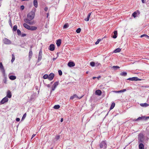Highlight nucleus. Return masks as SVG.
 <instances>
[{
    "label": "nucleus",
    "instance_id": "f257e3e1",
    "mask_svg": "<svg viewBox=\"0 0 149 149\" xmlns=\"http://www.w3.org/2000/svg\"><path fill=\"white\" fill-rule=\"evenodd\" d=\"M36 9L34 8L27 15V18L24 19V21L26 23L30 25H32L34 24V21H31L33 19L35 16V13Z\"/></svg>",
    "mask_w": 149,
    "mask_h": 149
},
{
    "label": "nucleus",
    "instance_id": "f03ea898",
    "mask_svg": "<svg viewBox=\"0 0 149 149\" xmlns=\"http://www.w3.org/2000/svg\"><path fill=\"white\" fill-rule=\"evenodd\" d=\"M99 146L100 148L106 149L107 148V143L106 141H101L99 144Z\"/></svg>",
    "mask_w": 149,
    "mask_h": 149
},
{
    "label": "nucleus",
    "instance_id": "7ed1b4c3",
    "mask_svg": "<svg viewBox=\"0 0 149 149\" xmlns=\"http://www.w3.org/2000/svg\"><path fill=\"white\" fill-rule=\"evenodd\" d=\"M143 135L141 133L139 134L138 137L139 143H142L143 141Z\"/></svg>",
    "mask_w": 149,
    "mask_h": 149
},
{
    "label": "nucleus",
    "instance_id": "20e7f679",
    "mask_svg": "<svg viewBox=\"0 0 149 149\" xmlns=\"http://www.w3.org/2000/svg\"><path fill=\"white\" fill-rule=\"evenodd\" d=\"M3 43L6 45H10L11 43V41L6 38H4L3 39Z\"/></svg>",
    "mask_w": 149,
    "mask_h": 149
},
{
    "label": "nucleus",
    "instance_id": "39448f33",
    "mask_svg": "<svg viewBox=\"0 0 149 149\" xmlns=\"http://www.w3.org/2000/svg\"><path fill=\"white\" fill-rule=\"evenodd\" d=\"M127 80H129L130 81H141L142 80L141 79H139L137 77H132L129 78L127 79Z\"/></svg>",
    "mask_w": 149,
    "mask_h": 149
},
{
    "label": "nucleus",
    "instance_id": "423d86ee",
    "mask_svg": "<svg viewBox=\"0 0 149 149\" xmlns=\"http://www.w3.org/2000/svg\"><path fill=\"white\" fill-rule=\"evenodd\" d=\"M58 83L59 82L58 81L55 82L54 83L52 86V90L50 91V94L51 93L52 91H54L55 90L57 86L58 85Z\"/></svg>",
    "mask_w": 149,
    "mask_h": 149
},
{
    "label": "nucleus",
    "instance_id": "0eeeda50",
    "mask_svg": "<svg viewBox=\"0 0 149 149\" xmlns=\"http://www.w3.org/2000/svg\"><path fill=\"white\" fill-rule=\"evenodd\" d=\"M42 49H40L38 55V62H40L42 58Z\"/></svg>",
    "mask_w": 149,
    "mask_h": 149
},
{
    "label": "nucleus",
    "instance_id": "6e6552de",
    "mask_svg": "<svg viewBox=\"0 0 149 149\" xmlns=\"http://www.w3.org/2000/svg\"><path fill=\"white\" fill-rule=\"evenodd\" d=\"M0 69L2 73L4 74H5V70L3 65L2 63L1 62L0 63Z\"/></svg>",
    "mask_w": 149,
    "mask_h": 149
},
{
    "label": "nucleus",
    "instance_id": "1a4fd4ad",
    "mask_svg": "<svg viewBox=\"0 0 149 149\" xmlns=\"http://www.w3.org/2000/svg\"><path fill=\"white\" fill-rule=\"evenodd\" d=\"M8 98L6 97H5L1 101L0 103L1 104H4L5 102H8Z\"/></svg>",
    "mask_w": 149,
    "mask_h": 149
},
{
    "label": "nucleus",
    "instance_id": "9d476101",
    "mask_svg": "<svg viewBox=\"0 0 149 149\" xmlns=\"http://www.w3.org/2000/svg\"><path fill=\"white\" fill-rule=\"evenodd\" d=\"M54 76V74L52 73H50L49 75L48 79L49 81H52L53 79Z\"/></svg>",
    "mask_w": 149,
    "mask_h": 149
},
{
    "label": "nucleus",
    "instance_id": "9b49d317",
    "mask_svg": "<svg viewBox=\"0 0 149 149\" xmlns=\"http://www.w3.org/2000/svg\"><path fill=\"white\" fill-rule=\"evenodd\" d=\"M49 49L51 51H53L55 49V46L53 44H51L49 47Z\"/></svg>",
    "mask_w": 149,
    "mask_h": 149
},
{
    "label": "nucleus",
    "instance_id": "f8f14e48",
    "mask_svg": "<svg viewBox=\"0 0 149 149\" xmlns=\"http://www.w3.org/2000/svg\"><path fill=\"white\" fill-rule=\"evenodd\" d=\"M12 96V94L11 92L9 90L7 91V95L6 97L8 98H10Z\"/></svg>",
    "mask_w": 149,
    "mask_h": 149
},
{
    "label": "nucleus",
    "instance_id": "ddd939ff",
    "mask_svg": "<svg viewBox=\"0 0 149 149\" xmlns=\"http://www.w3.org/2000/svg\"><path fill=\"white\" fill-rule=\"evenodd\" d=\"M33 55V53L32 51V49H30L29 50V60H30L32 56Z\"/></svg>",
    "mask_w": 149,
    "mask_h": 149
},
{
    "label": "nucleus",
    "instance_id": "4468645a",
    "mask_svg": "<svg viewBox=\"0 0 149 149\" xmlns=\"http://www.w3.org/2000/svg\"><path fill=\"white\" fill-rule=\"evenodd\" d=\"M75 65V63L73 62H69L68 63V65L70 67H74Z\"/></svg>",
    "mask_w": 149,
    "mask_h": 149
},
{
    "label": "nucleus",
    "instance_id": "2eb2a0df",
    "mask_svg": "<svg viewBox=\"0 0 149 149\" xmlns=\"http://www.w3.org/2000/svg\"><path fill=\"white\" fill-rule=\"evenodd\" d=\"M95 94L98 95H100L102 94V91L100 90H97L95 91Z\"/></svg>",
    "mask_w": 149,
    "mask_h": 149
},
{
    "label": "nucleus",
    "instance_id": "dca6fc26",
    "mask_svg": "<svg viewBox=\"0 0 149 149\" xmlns=\"http://www.w3.org/2000/svg\"><path fill=\"white\" fill-rule=\"evenodd\" d=\"M113 35L112 37L114 39L116 38L117 37V31H115L113 32Z\"/></svg>",
    "mask_w": 149,
    "mask_h": 149
},
{
    "label": "nucleus",
    "instance_id": "f3484780",
    "mask_svg": "<svg viewBox=\"0 0 149 149\" xmlns=\"http://www.w3.org/2000/svg\"><path fill=\"white\" fill-rule=\"evenodd\" d=\"M139 143V149H144V145L142 143Z\"/></svg>",
    "mask_w": 149,
    "mask_h": 149
},
{
    "label": "nucleus",
    "instance_id": "a211bd4d",
    "mask_svg": "<svg viewBox=\"0 0 149 149\" xmlns=\"http://www.w3.org/2000/svg\"><path fill=\"white\" fill-rule=\"evenodd\" d=\"M61 40L60 39H59L57 40L56 44L58 47L60 46L61 44Z\"/></svg>",
    "mask_w": 149,
    "mask_h": 149
},
{
    "label": "nucleus",
    "instance_id": "6ab92c4d",
    "mask_svg": "<svg viewBox=\"0 0 149 149\" xmlns=\"http://www.w3.org/2000/svg\"><path fill=\"white\" fill-rule=\"evenodd\" d=\"M37 27L35 26H30L29 30L31 31L36 30L37 29Z\"/></svg>",
    "mask_w": 149,
    "mask_h": 149
},
{
    "label": "nucleus",
    "instance_id": "aec40b11",
    "mask_svg": "<svg viewBox=\"0 0 149 149\" xmlns=\"http://www.w3.org/2000/svg\"><path fill=\"white\" fill-rule=\"evenodd\" d=\"M140 105L142 107H146L149 105V104L145 103H141L140 104Z\"/></svg>",
    "mask_w": 149,
    "mask_h": 149
},
{
    "label": "nucleus",
    "instance_id": "412c9836",
    "mask_svg": "<svg viewBox=\"0 0 149 149\" xmlns=\"http://www.w3.org/2000/svg\"><path fill=\"white\" fill-rule=\"evenodd\" d=\"M9 78L11 80H14L16 78V77L15 76L11 75L9 76Z\"/></svg>",
    "mask_w": 149,
    "mask_h": 149
},
{
    "label": "nucleus",
    "instance_id": "4be33fe9",
    "mask_svg": "<svg viewBox=\"0 0 149 149\" xmlns=\"http://www.w3.org/2000/svg\"><path fill=\"white\" fill-rule=\"evenodd\" d=\"M33 5L36 8L38 7V2L37 0H34L33 1Z\"/></svg>",
    "mask_w": 149,
    "mask_h": 149
},
{
    "label": "nucleus",
    "instance_id": "5701e85b",
    "mask_svg": "<svg viewBox=\"0 0 149 149\" xmlns=\"http://www.w3.org/2000/svg\"><path fill=\"white\" fill-rule=\"evenodd\" d=\"M23 26L25 28L28 29V30H29L30 26L26 23H24L23 24Z\"/></svg>",
    "mask_w": 149,
    "mask_h": 149
},
{
    "label": "nucleus",
    "instance_id": "b1692460",
    "mask_svg": "<svg viewBox=\"0 0 149 149\" xmlns=\"http://www.w3.org/2000/svg\"><path fill=\"white\" fill-rule=\"evenodd\" d=\"M75 98H78V96L76 94H74L73 96H71L70 97V99L72 100Z\"/></svg>",
    "mask_w": 149,
    "mask_h": 149
},
{
    "label": "nucleus",
    "instance_id": "393cba45",
    "mask_svg": "<svg viewBox=\"0 0 149 149\" xmlns=\"http://www.w3.org/2000/svg\"><path fill=\"white\" fill-rule=\"evenodd\" d=\"M121 49L120 48H117L114 51V52L115 53L119 52L120 51Z\"/></svg>",
    "mask_w": 149,
    "mask_h": 149
},
{
    "label": "nucleus",
    "instance_id": "a878e982",
    "mask_svg": "<svg viewBox=\"0 0 149 149\" xmlns=\"http://www.w3.org/2000/svg\"><path fill=\"white\" fill-rule=\"evenodd\" d=\"M120 75L121 76H126L127 75V73L125 72H123L120 74Z\"/></svg>",
    "mask_w": 149,
    "mask_h": 149
},
{
    "label": "nucleus",
    "instance_id": "bb28decb",
    "mask_svg": "<svg viewBox=\"0 0 149 149\" xmlns=\"http://www.w3.org/2000/svg\"><path fill=\"white\" fill-rule=\"evenodd\" d=\"M115 106V103L113 102L112 103L111 107H110V110L112 109Z\"/></svg>",
    "mask_w": 149,
    "mask_h": 149
},
{
    "label": "nucleus",
    "instance_id": "cd10ccee",
    "mask_svg": "<svg viewBox=\"0 0 149 149\" xmlns=\"http://www.w3.org/2000/svg\"><path fill=\"white\" fill-rule=\"evenodd\" d=\"M12 58L11 60V62L13 63L15 60V56L14 54H12Z\"/></svg>",
    "mask_w": 149,
    "mask_h": 149
},
{
    "label": "nucleus",
    "instance_id": "c85d7f7f",
    "mask_svg": "<svg viewBox=\"0 0 149 149\" xmlns=\"http://www.w3.org/2000/svg\"><path fill=\"white\" fill-rule=\"evenodd\" d=\"M112 68L115 70H116L117 69L120 68L119 67L117 66H113L112 67Z\"/></svg>",
    "mask_w": 149,
    "mask_h": 149
},
{
    "label": "nucleus",
    "instance_id": "c756f323",
    "mask_svg": "<svg viewBox=\"0 0 149 149\" xmlns=\"http://www.w3.org/2000/svg\"><path fill=\"white\" fill-rule=\"evenodd\" d=\"M144 36H145L146 37V38H147L148 39H149V36H148L146 34H144L143 35H141V36H140V37L141 38H142Z\"/></svg>",
    "mask_w": 149,
    "mask_h": 149
},
{
    "label": "nucleus",
    "instance_id": "7c9ffc66",
    "mask_svg": "<svg viewBox=\"0 0 149 149\" xmlns=\"http://www.w3.org/2000/svg\"><path fill=\"white\" fill-rule=\"evenodd\" d=\"M69 26V24L68 23H66L63 26V28L64 29L67 28Z\"/></svg>",
    "mask_w": 149,
    "mask_h": 149
},
{
    "label": "nucleus",
    "instance_id": "2f4dec72",
    "mask_svg": "<svg viewBox=\"0 0 149 149\" xmlns=\"http://www.w3.org/2000/svg\"><path fill=\"white\" fill-rule=\"evenodd\" d=\"M17 25H15L13 26V31H15L17 29Z\"/></svg>",
    "mask_w": 149,
    "mask_h": 149
},
{
    "label": "nucleus",
    "instance_id": "473e14b6",
    "mask_svg": "<svg viewBox=\"0 0 149 149\" xmlns=\"http://www.w3.org/2000/svg\"><path fill=\"white\" fill-rule=\"evenodd\" d=\"M60 106L59 105H56L54 106L53 108L55 109H58L59 108Z\"/></svg>",
    "mask_w": 149,
    "mask_h": 149
},
{
    "label": "nucleus",
    "instance_id": "72a5a7b5",
    "mask_svg": "<svg viewBox=\"0 0 149 149\" xmlns=\"http://www.w3.org/2000/svg\"><path fill=\"white\" fill-rule=\"evenodd\" d=\"M137 120H144V116H143L141 117H140L137 118Z\"/></svg>",
    "mask_w": 149,
    "mask_h": 149
},
{
    "label": "nucleus",
    "instance_id": "f704fd0d",
    "mask_svg": "<svg viewBox=\"0 0 149 149\" xmlns=\"http://www.w3.org/2000/svg\"><path fill=\"white\" fill-rule=\"evenodd\" d=\"M90 65L91 66L93 67H94L95 65V63L93 61H92L90 62Z\"/></svg>",
    "mask_w": 149,
    "mask_h": 149
},
{
    "label": "nucleus",
    "instance_id": "c9c22d12",
    "mask_svg": "<svg viewBox=\"0 0 149 149\" xmlns=\"http://www.w3.org/2000/svg\"><path fill=\"white\" fill-rule=\"evenodd\" d=\"M95 65L97 67H99V68H100V67H101V64L100 63H99L98 62H97L95 63Z\"/></svg>",
    "mask_w": 149,
    "mask_h": 149
},
{
    "label": "nucleus",
    "instance_id": "e433bc0d",
    "mask_svg": "<svg viewBox=\"0 0 149 149\" xmlns=\"http://www.w3.org/2000/svg\"><path fill=\"white\" fill-rule=\"evenodd\" d=\"M126 91V89H123V90L118 91H116V92L117 93H122V92H123Z\"/></svg>",
    "mask_w": 149,
    "mask_h": 149
},
{
    "label": "nucleus",
    "instance_id": "4c0bfd02",
    "mask_svg": "<svg viewBox=\"0 0 149 149\" xmlns=\"http://www.w3.org/2000/svg\"><path fill=\"white\" fill-rule=\"evenodd\" d=\"M43 78L44 79H48L49 78V75L47 74H45L43 76Z\"/></svg>",
    "mask_w": 149,
    "mask_h": 149
},
{
    "label": "nucleus",
    "instance_id": "58836bf2",
    "mask_svg": "<svg viewBox=\"0 0 149 149\" xmlns=\"http://www.w3.org/2000/svg\"><path fill=\"white\" fill-rule=\"evenodd\" d=\"M137 13L136 12H134L132 14V16L135 18L136 17Z\"/></svg>",
    "mask_w": 149,
    "mask_h": 149
},
{
    "label": "nucleus",
    "instance_id": "ea45409f",
    "mask_svg": "<svg viewBox=\"0 0 149 149\" xmlns=\"http://www.w3.org/2000/svg\"><path fill=\"white\" fill-rule=\"evenodd\" d=\"M17 34L18 35L20 36L21 35V32L20 30L18 29L17 30Z\"/></svg>",
    "mask_w": 149,
    "mask_h": 149
},
{
    "label": "nucleus",
    "instance_id": "a19ab883",
    "mask_svg": "<svg viewBox=\"0 0 149 149\" xmlns=\"http://www.w3.org/2000/svg\"><path fill=\"white\" fill-rule=\"evenodd\" d=\"M26 113H24V115H23V117H22V118L21 121H22L23 120H24V119H25V117H26Z\"/></svg>",
    "mask_w": 149,
    "mask_h": 149
},
{
    "label": "nucleus",
    "instance_id": "79ce46f5",
    "mask_svg": "<svg viewBox=\"0 0 149 149\" xmlns=\"http://www.w3.org/2000/svg\"><path fill=\"white\" fill-rule=\"evenodd\" d=\"M81 31V29L80 28H78L76 30V32L77 33H79Z\"/></svg>",
    "mask_w": 149,
    "mask_h": 149
},
{
    "label": "nucleus",
    "instance_id": "37998d69",
    "mask_svg": "<svg viewBox=\"0 0 149 149\" xmlns=\"http://www.w3.org/2000/svg\"><path fill=\"white\" fill-rule=\"evenodd\" d=\"M8 22H9V24L10 25V26L11 27H12V24L11 19H9Z\"/></svg>",
    "mask_w": 149,
    "mask_h": 149
},
{
    "label": "nucleus",
    "instance_id": "c03bdc74",
    "mask_svg": "<svg viewBox=\"0 0 149 149\" xmlns=\"http://www.w3.org/2000/svg\"><path fill=\"white\" fill-rule=\"evenodd\" d=\"M58 73L59 75L60 76H61L62 74V72L61 70H58Z\"/></svg>",
    "mask_w": 149,
    "mask_h": 149
},
{
    "label": "nucleus",
    "instance_id": "a18cd8bd",
    "mask_svg": "<svg viewBox=\"0 0 149 149\" xmlns=\"http://www.w3.org/2000/svg\"><path fill=\"white\" fill-rule=\"evenodd\" d=\"M3 82L5 84L7 83V79L6 77H5L3 80Z\"/></svg>",
    "mask_w": 149,
    "mask_h": 149
},
{
    "label": "nucleus",
    "instance_id": "49530a36",
    "mask_svg": "<svg viewBox=\"0 0 149 149\" xmlns=\"http://www.w3.org/2000/svg\"><path fill=\"white\" fill-rule=\"evenodd\" d=\"M60 138V136L59 135H56L55 136V139L56 140H58Z\"/></svg>",
    "mask_w": 149,
    "mask_h": 149
},
{
    "label": "nucleus",
    "instance_id": "de8ad7c7",
    "mask_svg": "<svg viewBox=\"0 0 149 149\" xmlns=\"http://www.w3.org/2000/svg\"><path fill=\"white\" fill-rule=\"evenodd\" d=\"M101 39H98L97 41L95 42V44L96 45L98 44L99 43V42L101 41Z\"/></svg>",
    "mask_w": 149,
    "mask_h": 149
},
{
    "label": "nucleus",
    "instance_id": "09e8293b",
    "mask_svg": "<svg viewBox=\"0 0 149 149\" xmlns=\"http://www.w3.org/2000/svg\"><path fill=\"white\" fill-rule=\"evenodd\" d=\"M89 18L90 17L87 16L86 18L84 19V20L86 21H88L89 20Z\"/></svg>",
    "mask_w": 149,
    "mask_h": 149
},
{
    "label": "nucleus",
    "instance_id": "8fccbe9b",
    "mask_svg": "<svg viewBox=\"0 0 149 149\" xmlns=\"http://www.w3.org/2000/svg\"><path fill=\"white\" fill-rule=\"evenodd\" d=\"M24 8V6L23 5H22L20 6V9L22 10H23Z\"/></svg>",
    "mask_w": 149,
    "mask_h": 149
},
{
    "label": "nucleus",
    "instance_id": "3c124183",
    "mask_svg": "<svg viewBox=\"0 0 149 149\" xmlns=\"http://www.w3.org/2000/svg\"><path fill=\"white\" fill-rule=\"evenodd\" d=\"M149 118V116H144V120H146Z\"/></svg>",
    "mask_w": 149,
    "mask_h": 149
},
{
    "label": "nucleus",
    "instance_id": "603ef678",
    "mask_svg": "<svg viewBox=\"0 0 149 149\" xmlns=\"http://www.w3.org/2000/svg\"><path fill=\"white\" fill-rule=\"evenodd\" d=\"M26 36V34L25 33H22V35H21V36L22 37H24L25 36Z\"/></svg>",
    "mask_w": 149,
    "mask_h": 149
},
{
    "label": "nucleus",
    "instance_id": "864d4df0",
    "mask_svg": "<svg viewBox=\"0 0 149 149\" xmlns=\"http://www.w3.org/2000/svg\"><path fill=\"white\" fill-rule=\"evenodd\" d=\"M48 10V8L47 7H45V8H44V10L45 11H47Z\"/></svg>",
    "mask_w": 149,
    "mask_h": 149
},
{
    "label": "nucleus",
    "instance_id": "5fc2aeb1",
    "mask_svg": "<svg viewBox=\"0 0 149 149\" xmlns=\"http://www.w3.org/2000/svg\"><path fill=\"white\" fill-rule=\"evenodd\" d=\"M20 118H16V121H17V122H19L20 121Z\"/></svg>",
    "mask_w": 149,
    "mask_h": 149
},
{
    "label": "nucleus",
    "instance_id": "6e6d98bb",
    "mask_svg": "<svg viewBox=\"0 0 149 149\" xmlns=\"http://www.w3.org/2000/svg\"><path fill=\"white\" fill-rule=\"evenodd\" d=\"M36 134H33L32 135V137H31V139H32L36 135Z\"/></svg>",
    "mask_w": 149,
    "mask_h": 149
},
{
    "label": "nucleus",
    "instance_id": "4d7b16f0",
    "mask_svg": "<svg viewBox=\"0 0 149 149\" xmlns=\"http://www.w3.org/2000/svg\"><path fill=\"white\" fill-rule=\"evenodd\" d=\"M91 13H89V14L88 15V16L90 17L91 15Z\"/></svg>",
    "mask_w": 149,
    "mask_h": 149
},
{
    "label": "nucleus",
    "instance_id": "13d9d810",
    "mask_svg": "<svg viewBox=\"0 0 149 149\" xmlns=\"http://www.w3.org/2000/svg\"><path fill=\"white\" fill-rule=\"evenodd\" d=\"M138 120H137V118L136 119H134L133 120V121H137Z\"/></svg>",
    "mask_w": 149,
    "mask_h": 149
},
{
    "label": "nucleus",
    "instance_id": "bf43d9fd",
    "mask_svg": "<svg viewBox=\"0 0 149 149\" xmlns=\"http://www.w3.org/2000/svg\"><path fill=\"white\" fill-rule=\"evenodd\" d=\"M141 1L143 3H145V1L144 0H141Z\"/></svg>",
    "mask_w": 149,
    "mask_h": 149
},
{
    "label": "nucleus",
    "instance_id": "052dcab7",
    "mask_svg": "<svg viewBox=\"0 0 149 149\" xmlns=\"http://www.w3.org/2000/svg\"><path fill=\"white\" fill-rule=\"evenodd\" d=\"M63 118H61V122H62L63 121Z\"/></svg>",
    "mask_w": 149,
    "mask_h": 149
},
{
    "label": "nucleus",
    "instance_id": "680f3d73",
    "mask_svg": "<svg viewBox=\"0 0 149 149\" xmlns=\"http://www.w3.org/2000/svg\"><path fill=\"white\" fill-rule=\"evenodd\" d=\"M48 87H49L50 86V84H46V85Z\"/></svg>",
    "mask_w": 149,
    "mask_h": 149
},
{
    "label": "nucleus",
    "instance_id": "e2e57ef3",
    "mask_svg": "<svg viewBox=\"0 0 149 149\" xmlns=\"http://www.w3.org/2000/svg\"><path fill=\"white\" fill-rule=\"evenodd\" d=\"M49 15V13H47V17H48Z\"/></svg>",
    "mask_w": 149,
    "mask_h": 149
},
{
    "label": "nucleus",
    "instance_id": "0e129e2a",
    "mask_svg": "<svg viewBox=\"0 0 149 149\" xmlns=\"http://www.w3.org/2000/svg\"><path fill=\"white\" fill-rule=\"evenodd\" d=\"M96 78V77H93V79H95Z\"/></svg>",
    "mask_w": 149,
    "mask_h": 149
},
{
    "label": "nucleus",
    "instance_id": "69168bd1",
    "mask_svg": "<svg viewBox=\"0 0 149 149\" xmlns=\"http://www.w3.org/2000/svg\"><path fill=\"white\" fill-rule=\"evenodd\" d=\"M101 77V76H99L98 77H97V78H99Z\"/></svg>",
    "mask_w": 149,
    "mask_h": 149
},
{
    "label": "nucleus",
    "instance_id": "338daca9",
    "mask_svg": "<svg viewBox=\"0 0 149 149\" xmlns=\"http://www.w3.org/2000/svg\"><path fill=\"white\" fill-rule=\"evenodd\" d=\"M53 81H52V82H51V83H50V84H52L53 83Z\"/></svg>",
    "mask_w": 149,
    "mask_h": 149
},
{
    "label": "nucleus",
    "instance_id": "774afa93",
    "mask_svg": "<svg viewBox=\"0 0 149 149\" xmlns=\"http://www.w3.org/2000/svg\"><path fill=\"white\" fill-rule=\"evenodd\" d=\"M32 46H31V47H30V49H32Z\"/></svg>",
    "mask_w": 149,
    "mask_h": 149
}]
</instances>
